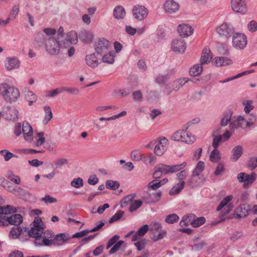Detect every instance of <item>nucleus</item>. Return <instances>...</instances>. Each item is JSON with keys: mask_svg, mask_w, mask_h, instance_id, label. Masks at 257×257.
Wrapping results in <instances>:
<instances>
[{"mask_svg": "<svg viewBox=\"0 0 257 257\" xmlns=\"http://www.w3.org/2000/svg\"><path fill=\"white\" fill-rule=\"evenodd\" d=\"M185 186V182L178 183L173 186L169 191L170 195H174L179 193L184 188Z\"/></svg>", "mask_w": 257, "mask_h": 257, "instance_id": "nucleus-35", "label": "nucleus"}, {"mask_svg": "<svg viewBox=\"0 0 257 257\" xmlns=\"http://www.w3.org/2000/svg\"><path fill=\"white\" fill-rule=\"evenodd\" d=\"M68 163L67 159L65 158H60L54 161V164L56 166V168H59L64 165H67Z\"/></svg>", "mask_w": 257, "mask_h": 257, "instance_id": "nucleus-49", "label": "nucleus"}, {"mask_svg": "<svg viewBox=\"0 0 257 257\" xmlns=\"http://www.w3.org/2000/svg\"><path fill=\"white\" fill-rule=\"evenodd\" d=\"M216 32L220 36L228 38L234 33V30L230 24L224 23L216 29Z\"/></svg>", "mask_w": 257, "mask_h": 257, "instance_id": "nucleus-7", "label": "nucleus"}, {"mask_svg": "<svg viewBox=\"0 0 257 257\" xmlns=\"http://www.w3.org/2000/svg\"><path fill=\"white\" fill-rule=\"evenodd\" d=\"M44 110L45 113V115L43 119V123L47 124L48 122L52 118L53 115L51 108L49 106H45Z\"/></svg>", "mask_w": 257, "mask_h": 257, "instance_id": "nucleus-38", "label": "nucleus"}, {"mask_svg": "<svg viewBox=\"0 0 257 257\" xmlns=\"http://www.w3.org/2000/svg\"><path fill=\"white\" fill-rule=\"evenodd\" d=\"M248 30L251 32L257 31V22L254 20L251 21L247 25Z\"/></svg>", "mask_w": 257, "mask_h": 257, "instance_id": "nucleus-64", "label": "nucleus"}, {"mask_svg": "<svg viewBox=\"0 0 257 257\" xmlns=\"http://www.w3.org/2000/svg\"><path fill=\"white\" fill-rule=\"evenodd\" d=\"M178 32L180 36L182 37H188L193 34V29L189 25L182 24L179 25Z\"/></svg>", "mask_w": 257, "mask_h": 257, "instance_id": "nucleus-17", "label": "nucleus"}, {"mask_svg": "<svg viewBox=\"0 0 257 257\" xmlns=\"http://www.w3.org/2000/svg\"><path fill=\"white\" fill-rule=\"evenodd\" d=\"M135 194H131L122 198L120 202L121 207L123 208L126 207L128 205H131V203L133 201V200L135 197Z\"/></svg>", "mask_w": 257, "mask_h": 257, "instance_id": "nucleus-37", "label": "nucleus"}, {"mask_svg": "<svg viewBox=\"0 0 257 257\" xmlns=\"http://www.w3.org/2000/svg\"><path fill=\"white\" fill-rule=\"evenodd\" d=\"M147 244V240L145 238L142 239L135 243V245L137 247L139 251L143 249Z\"/></svg>", "mask_w": 257, "mask_h": 257, "instance_id": "nucleus-61", "label": "nucleus"}, {"mask_svg": "<svg viewBox=\"0 0 257 257\" xmlns=\"http://www.w3.org/2000/svg\"><path fill=\"white\" fill-rule=\"evenodd\" d=\"M110 47V42L104 38H100L96 41L94 44V48L97 55H101L106 53Z\"/></svg>", "mask_w": 257, "mask_h": 257, "instance_id": "nucleus-5", "label": "nucleus"}, {"mask_svg": "<svg viewBox=\"0 0 257 257\" xmlns=\"http://www.w3.org/2000/svg\"><path fill=\"white\" fill-rule=\"evenodd\" d=\"M231 136L230 133L227 131L222 136H213V141L212 146L215 149H217L219 144L222 142L227 141Z\"/></svg>", "mask_w": 257, "mask_h": 257, "instance_id": "nucleus-12", "label": "nucleus"}, {"mask_svg": "<svg viewBox=\"0 0 257 257\" xmlns=\"http://www.w3.org/2000/svg\"><path fill=\"white\" fill-rule=\"evenodd\" d=\"M161 195H162L161 192L159 191L157 192L156 193H155L153 194V198H150L147 196H145L144 197V199L148 203L157 202L159 201L160 198L161 196Z\"/></svg>", "mask_w": 257, "mask_h": 257, "instance_id": "nucleus-41", "label": "nucleus"}, {"mask_svg": "<svg viewBox=\"0 0 257 257\" xmlns=\"http://www.w3.org/2000/svg\"><path fill=\"white\" fill-rule=\"evenodd\" d=\"M124 243V241L119 240L117 241L112 247L109 250V253L110 254H112L116 252L120 248V246Z\"/></svg>", "mask_w": 257, "mask_h": 257, "instance_id": "nucleus-60", "label": "nucleus"}, {"mask_svg": "<svg viewBox=\"0 0 257 257\" xmlns=\"http://www.w3.org/2000/svg\"><path fill=\"white\" fill-rule=\"evenodd\" d=\"M82 40L85 43H90L93 39V35L87 31H84L81 34Z\"/></svg>", "mask_w": 257, "mask_h": 257, "instance_id": "nucleus-53", "label": "nucleus"}, {"mask_svg": "<svg viewBox=\"0 0 257 257\" xmlns=\"http://www.w3.org/2000/svg\"><path fill=\"white\" fill-rule=\"evenodd\" d=\"M124 212L122 210L117 211L109 219V223H112L115 221H117L120 219L123 216Z\"/></svg>", "mask_w": 257, "mask_h": 257, "instance_id": "nucleus-54", "label": "nucleus"}, {"mask_svg": "<svg viewBox=\"0 0 257 257\" xmlns=\"http://www.w3.org/2000/svg\"><path fill=\"white\" fill-rule=\"evenodd\" d=\"M174 73L173 70L168 71L165 74H159L156 78V82L158 84L165 83Z\"/></svg>", "mask_w": 257, "mask_h": 257, "instance_id": "nucleus-28", "label": "nucleus"}, {"mask_svg": "<svg viewBox=\"0 0 257 257\" xmlns=\"http://www.w3.org/2000/svg\"><path fill=\"white\" fill-rule=\"evenodd\" d=\"M35 42L39 47L44 44L46 51L51 55L58 54L60 48L63 46L62 42L55 37H44L43 34H38Z\"/></svg>", "mask_w": 257, "mask_h": 257, "instance_id": "nucleus-1", "label": "nucleus"}, {"mask_svg": "<svg viewBox=\"0 0 257 257\" xmlns=\"http://www.w3.org/2000/svg\"><path fill=\"white\" fill-rule=\"evenodd\" d=\"M22 131L24 138L27 141H31L33 134L32 127L27 121L23 123Z\"/></svg>", "mask_w": 257, "mask_h": 257, "instance_id": "nucleus-20", "label": "nucleus"}, {"mask_svg": "<svg viewBox=\"0 0 257 257\" xmlns=\"http://www.w3.org/2000/svg\"><path fill=\"white\" fill-rule=\"evenodd\" d=\"M193 221L192 226L194 227H197L203 224L205 222L206 219L204 217H196L195 220Z\"/></svg>", "mask_w": 257, "mask_h": 257, "instance_id": "nucleus-57", "label": "nucleus"}, {"mask_svg": "<svg viewBox=\"0 0 257 257\" xmlns=\"http://www.w3.org/2000/svg\"><path fill=\"white\" fill-rule=\"evenodd\" d=\"M149 230V226L148 224H145L140 227L138 230L135 232L133 236L132 241H135L139 239V236H143L147 231Z\"/></svg>", "mask_w": 257, "mask_h": 257, "instance_id": "nucleus-29", "label": "nucleus"}, {"mask_svg": "<svg viewBox=\"0 0 257 257\" xmlns=\"http://www.w3.org/2000/svg\"><path fill=\"white\" fill-rule=\"evenodd\" d=\"M5 66L7 70H13L20 67V61L16 57L7 58Z\"/></svg>", "mask_w": 257, "mask_h": 257, "instance_id": "nucleus-22", "label": "nucleus"}, {"mask_svg": "<svg viewBox=\"0 0 257 257\" xmlns=\"http://www.w3.org/2000/svg\"><path fill=\"white\" fill-rule=\"evenodd\" d=\"M252 101L251 100H247L243 102L244 106V110L246 113H248L254 108L252 105Z\"/></svg>", "mask_w": 257, "mask_h": 257, "instance_id": "nucleus-59", "label": "nucleus"}, {"mask_svg": "<svg viewBox=\"0 0 257 257\" xmlns=\"http://www.w3.org/2000/svg\"><path fill=\"white\" fill-rule=\"evenodd\" d=\"M0 154L4 157V159L6 161H9L13 157H16V155L7 150H1L0 151Z\"/></svg>", "mask_w": 257, "mask_h": 257, "instance_id": "nucleus-55", "label": "nucleus"}, {"mask_svg": "<svg viewBox=\"0 0 257 257\" xmlns=\"http://www.w3.org/2000/svg\"><path fill=\"white\" fill-rule=\"evenodd\" d=\"M185 130L176 131L172 136V139L175 141L182 142L183 136H185Z\"/></svg>", "mask_w": 257, "mask_h": 257, "instance_id": "nucleus-45", "label": "nucleus"}, {"mask_svg": "<svg viewBox=\"0 0 257 257\" xmlns=\"http://www.w3.org/2000/svg\"><path fill=\"white\" fill-rule=\"evenodd\" d=\"M203 70L202 65L201 63L199 64H195L190 68L189 73L191 76H196L200 75Z\"/></svg>", "mask_w": 257, "mask_h": 257, "instance_id": "nucleus-36", "label": "nucleus"}, {"mask_svg": "<svg viewBox=\"0 0 257 257\" xmlns=\"http://www.w3.org/2000/svg\"><path fill=\"white\" fill-rule=\"evenodd\" d=\"M105 186L107 189L115 190L119 187V183L117 181L109 180L106 181Z\"/></svg>", "mask_w": 257, "mask_h": 257, "instance_id": "nucleus-43", "label": "nucleus"}, {"mask_svg": "<svg viewBox=\"0 0 257 257\" xmlns=\"http://www.w3.org/2000/svg\"><path fill=\"white\" fill-rule=\"evenodd\" d=\"M161 228H162L161 224L159 222H155L151 223L150 225L149 230L152 231L153 233H155L156 232H158L159 231H161Z\"/></svg>", "mask_w": 257, "mask_h": 257, "instance_id": "nucleus-52", "label": "nucleus"}, {"mask_svg": "<svg viewBox=\"0 0 257 257\" xmlns=\"http://www.w3.org/2000/svg\"><path fill=\"white\" fill-rule=\"evenodd\" d=\"M28 229L29 228L27 227L22 228L17 225L13 227L10 232V235L14 238H18L23 231L27 232Z\"/></svg>", "mask_w": 257, "mask_h": 257, "instance_id": "nucleus-30", "label": "nucleus"}, {"mask_svg": "<svg viewBox=\"0 0 257 257\" xmlns=\"http://www.w3.org/2000/svg\"><path fill=\"white\" fill-rule=\"evenodd\" d=\"M249 210V206L241 204L235 208L233 216L234 218H241L246 216Z\"/></svg>", "mask_w": 257, "mask_h": 257, "instance_id": "nucleus-14", "label": "nucleus"}, {"mask_svg": "<svg viewBox=\"0 0 257 257\" xmlns=\"http://www.w3.org/2000/svg\"><path fill=\"white\" fill-rule=\"evenodd\" d=\"M171 48L175 52L183 53L186 50V45L183 40L176 39L172 41Z\"/></svg>", "mask_w": 257, "mask_h": 257, "instance_id": "nucleus-15", "label": "nucleus"}, {"mask_svg": "<svg viewBox=\"0 0 257 257\" xmlns=\"http://www.w3.org/2000/svg\"><path fill=\"white\" fill-rule=\"evenodd\" d=\"M12 193L25 200L29 199L31 197V194L29 192L18 186H15L13 188Z\"/></svg>", "mask_w": 257, "mask_h": 257, "instance_id": "nucleus-16", "label": "nucleus"}, {"mask_svg": "<svg viewBox=\"0 0 257 257\" xmlns=\"http://www.w3.org/2000/svg\"><path fill=\"white\" fill-rule=\"evenodd\" d=\"M159 97L160 93L158 91H150L147 93V98L150 101H156L159 99Z\"/></svg>", "mask_w": 257, "mask_h": 257, "instance_id": "nucleus-48", "label": "nucleus"}, {"mask_svg": "<svg viewBox=\"0 0 257 257\" xmlns=\"http://www.w3.org/2000/svg\"><path fill=\"white\" fill-rule=\"evenodd\" d=\"M83 184V180L80 178L74 179L71 182V186L76 188H79L80 187H82Z\"/></svg>", "mask_w": 257, "mask_h": 257, "instance_id": "nucleus-62", "label": "nucleus"}, {"mask_svg": "<svg viewBox=\"0 0 257 257\" xmlns=\"http://www.w3.org/2000/svg\"><path fill=\"white\" fill-rule=\"evenodd\" d=\"M3 115L7 120H15L18 118L19 111L14 107L7 106L3 111Z\"/></svg>", "mask_w": 257, "mask_h": 257, "instance_id": "nucleus-10", "label": "nucleus"}, {"mask_svg": "<svg viewBox=\"0 0 257 257\" xmlns=\"http://www.w3.org/2000/svg\"><path fill=\"white\" fill-rule=\"evenodd\" d=\"M256 174L252 172L248 175L245 173H240L237 175V178L240 183H243V186L245 187L246 185L252 184L255 180Z\"/></svg>", "mask_w": 257, "mask_h": 257, "instance_id": "nucleus-9", "label": "nucleus"}, {"mask_svg": "<svg viewBox=\"0 0 257 257\" xmlns=\"http://www.w3.org/2000/svg\"><path fill=\"white\" fill-rule=\"evenodd\" d=\"M204 169V163L202 161H199L195 169L193 171L192 173L195 174H199L200 175L201 173L203 171Z\"/></svg>", "mask_w": 257, "mask_h": 257, "instance_id": "nucleus-58", "label": "nucleus"}, {"mask_svg": "<svg viewBox=\"0 0 257 257\" xmlns=\"http://www.w3.org/2000/svg\"><path fill=\"white\" fill-rule=\"evenodd\" d=\"M70 237L68 235L64 233H59L57 234L53 239L52 244L54 245H61L66 243Z\"/></svg>", "mask_w": 257, "mask_h": 257, "instance_id": "nucleus-23", "label": "nucleus"}, {"mask_svg": "<svg viewBox=\"0 0 257 257\" xmlns=\"http://www.w3.org/2000/svg\"><path fill=\"white\" fill-rule=\"evenodd\" d=\"M209 158L211 162L218 163L221 159L219 151L217 149H214L210 154Z\"/></svg>", "mask_w": 257, "mask_h": 257, "instance_id": "nucleus-39", "label": "nucleus"}, {"mask_svg": "<svg viewBox=\"0 0 257 257\" xmlns=\"http://www.w3.org/2000/svg\"><path fill=\"white\" fill-rule=\"evenodd\" d=\"M247 43V38L243 34L236 33L232 37V45L236 49H244Z\"/></svg>", "mask_w": 257, "mask_h": 257, "instance_id": "nucleus-4", "label": "nucleus"}, {"mask_svg": "<svg viewBox=\"0 0 257 257\" xmlns=\"http://www.w3.org/2000/svg\"><path fill=\"white\" fill-rule=\"evenodd\" d=\"M133 16L135 19L139 21H142L147 18L148 10L143 6L136 5L132 10Z\"/></svg>", "mask_w": 257, "mask_h": 257, "instance_id": "nucleus-8", "label": "nucleus"}, {"mask_svg": "<svg viewBox=\"0 0 257 257\" xmlns=\"http://www.w3.org/2000/svg\"><path fill=\"white\" fill-rule=\"evenodd\" d=\"M119 236L118 235H115L110 238L107 243L106 248L108 249L113 245L115 244L117 242L116 241L119 238Z\"/></svg>", "mask_w": 257, "mask_h": 257, "instance_id": "nucleus-63", "label": "nucleus"}, {"mask_svg": "<svg viewBox=\"0 0 257 257\" xmlns=\"http://www.w3.org/2000/svg\"><path fill=\"white\" fill-rule=\"evenodd\" d=\"M212 58V54L209 47H205L202 53L200 58V63L201 65L208 63Z\"/></svg>", "mask_w": 257, "mask_h": 257, "instance_id": "nucleus-21", "label": "nucleus"}, {"mask_svg": "<svg viewBox=\"0 0 257 257\" xmlns=\"http://www.w3.org/2000/svg\"><path fill=\"white\" fill-rule=\"evenodd\" d=\"M246 122L245 123V127H249L252 125L256 120V117L253 114H250L246 118Z\"/></svg>", "mask_w": 257, "mask_h": 257, "instance_id": "nucleus-50", "label": "nucleus"}, {"mask_svg": "<svg viewBox=\"0 0 257 257\" xmlns=\"http://www.w3.org/2000/svg\"><path fill=\"white\" fill-rule=\"evenodd\" d=\"M233 198L232 195H228L225 197L220 203V204L218 205V206L217 207V210L220 211L221 210L223 207H224L227 203L231 201Z\"/></svg>", "mask_w": 257, "mask_h": 257, "instance_id": "nucleus-47", "label": "nucleus"}, {"mask_svg": "<svg viewBox=\"0 0 257 257\" xmlns=\"http://www.w3.org/2000/svg\"><path fill=\"white\" fill-rule=\"evenodd\" d=\"M0 95L3 99L9 102L17 101L20 96L18 89L7 83L0 84Z\"/></svg>", "mask_w": 257, "mask_h": 257, "instance_id": "nucleus-2", "label": "nucleus"}, {"mask_svg": "<svg viewBox=\"0 0 257 257\" xmlns=\"http://www.w3.org/2000/svg\"><path fill=\"white\" fill-rule=\"evenodd\" d=\"M163 164H159L155 167V171L153 174V177L155 179L160 178L162 176V173H164V168L163 166Z\"/></svg>", "mask_w": 257, "mask_h": 257, "instance_id": "nucleus-42", "label": "nucleus"}, {"mask_svg": "<svg viewBox=\"0 0 257 257\" xmlns=\"http://www.w3.org/2000/svg\"><path fill=\"white\" fill-rule=\"evenodd\" d=\"M43 230V228H38L37 227L33 226L31 227V229L28 230V234L29 237L35 238V241H36L37 239H41Z\"/></svg>", "mask_w": 257, "mask_h": 257, "instance_id": "nucleus-26", "label": "nucleus"}, {"mask_svg": "<svg viewBox=\"0 0 257 257\" xmlns=\"http://www.w3.org/2000/svg\"><path fill=\"white\" fill-rule=\"evenodd\" d=\"M232 157L231 159L233 161H236L243 154V148L240 145L235 146L232 150Z\"/></svg>", "mask_w": 257, "mask_h": 257, "instance_id": "nucleus-31", "label": "nucleus"}, {"mask_svg": "<svg viewBox=\"0 0 257 257\" xmlns=\"http://www.w3.org/2000/svg\"><path fill=\"white\" fill-rule=\"evenodd\" d=\"M212 63L216 66H225L232 63L231 59L225 57H220L215 58Z\"/></svg>", "mask_w": 257, "mask_h": 257, "instance_id": "nucleus-24", "label": "nucleus"}, {"mask_svg": "<svg viewBox=\"0 0 257 257\" xmlns=\"http://www.w3.org/2000/svg\"><path fill=\"white\" fill-rule=\"evenodd\" d=\"M125 15V11L122 6H118L113 10V16L117 19H122Z\"/></svg>", "mask_w": 257, "mask_h": 257, "instance_id": "nucleus-33", "label": "nucleus"}, {"mask_svg": "<svg viewBox=\"0 0 257 257\" xmlns=\"http://www.w3.org/2000/svg\"><path fill=\"white\" fill-rule=\"evenodd\" d=\"M231 7L234 12L240 14H244L247 11L245 0H231Z\"/></svg>", "mask_w": 257, "mask_h": 257, "instance_id": "nucleus-6", "label": "nucleus"}, {"mask_svg": "<svg viewBox=\"0 0 257 257\" xmlns=\"http://www.w3.org/2000/svg\"><path fill=\"white\" fill-rule=\"evenodd\" d=\"M166 11L170 14H173L178 11L179 4L174 0H167L164 4Z\"/></svg>", "mask_w": 257, "mask_h": 257, "instance_id": "nucleus-19", "label": "nucleus"}, {"mask_svg": "<svg viewBox=\"0 0 257 257\" xmlns=\"http://www.w3.org/2000/svg\"><path fill=\"white\" fill-rule=\"evenodd\" d=\"M6 221L10 224L17 226L22 222L23 217L21 214H15L10 217H7Z\"/></svg>", "mask_w": 257, "mask_h": 257, "instance_id": "nucleus-27", "label": "nucleus"}, {"mask_svg": "<svg viewBox=\"0 0 257 257\" xmlns=\"http://www.w3.org/2000/svg\"><path fill=\"white\" fill-rule=\"evenodd\" d=\"M77 42V35L75 31L68 32L62 42V44L64 48L69 47L72 44H76Z\"/></svg>", "mask_w": 257, "mask_h": 257, "instance_id": "nucleus-11", "label": "nucleus"}, {"mask_svg": "<svg viewBox=\"0 0 257 257\" xmlns=\"http://www.w3.org/2000/svg\"><path fill=\"white\" fill-rule=\"evenodd\" d=\"M189 81L190 79L186 77L176 80L173 82V90L177 91L181 86Z\"/></svg>", "mask_w": 257, "mask_h": 257, "instance_id": "nucleus-34", "label": "nucleus"}, {"mask_svg": "<svg viewBox=\"0 0 257 257\" xmlns=\"http://www.w3.org/2000/svg\"><path fill=\"white\" fill-rule=\"evenodd\" d=\"M26 98L29 101V105L31 106L36 100V96L32 91H28L25 92Z\"/></svg>", "mask_w": 257, "mask_h": 257, "instance_id": "nucleus-46", "label": "nucleus"}, {"mask_svg": "<svg viewBox=\"0 0 257 257\" xmlns=\"http://www.w3.org/2000/svg\"><path fill=\"white\" fill-rule=\"evenodd\" d=\"M179 217L176 214H171L167 216L165 221L169 224H173L179 220Z\"/></svg>", "mask_w": 257, "mask_h": 257, "instance_id": "nucleus-51", "label": "nucleus"}, {"mask_svg": "<svg viewBox=\"0 0 257 257\" xmlns=\"http://www.w3.org/2000/svg\"><path fill=\"white\" fill-rule=\"evenodd\" d=\"M203 181V179L199 174L192 173V176L188 180L187 183L191 187L197 186Z\"/></svg>", "mask_w": 257, "mask_h": 257, "instance_id": "nucleus-25", "label": "nucleus"}, {"mask_svg": "<svg viewBox=\"0 0 257 257\" xmlns=\"http://www.w3.org/2000/svg\"><path fill=\"white\" fill-rule=\"evenodd\" d=\"M85 60L87 65L92 68H96L101 63V59L97 57L95 53L87 55Z\"/></svg>", "mask_w": 257, "mask_h": 257, "instance_id": "nucleus-13", "label": "nucleus"}, {"mask_svg": "<svg viewBox=\"0 0 257 257\" xmlns=\"http://www.w3.org/2000/svg\"><path fill=\"white\" fill-rule=\"evenodd\" d=\"M186 165L187 163L184 162L183 163L179 165L170 166L163 164V165H161V166H163L164 168V173L167 174L170 173H173L177 172L185 168Z\"/></svg>", "mask_w": 257, "mask_h": 257, "instance_id": "nucleus-18", "label": "nucleus"}, {"mask_svg": "<svg viewBox=\"0 0 257 257\" xmlns=\"http://www.w3.org/2000/svg\"><path fill=\"white\" fill-rule=\"evenodd\" d=\"M185 136H183L182 142L186 143L188 144H193L196 141L195 137L192 134L185 131Z\"/></svg>", "mask_w": 257, "mask_h": 257, "instance_id": "nucleus-40", "label": "nucleus"}, {"mask_svg": "<svg viewBox=\"0 0 257 257\" xmlns=\"http://www.w3.org/2000/svg\"><path fill=\"white\" fill-rule=\"evenodd\" d=\"M115 53L114 51H109L108 53L104 54L101 59V62L112 64L114 62Z\"/></svg>", "mask_w": 257, "mask_h": 257, "instance_id": "nucleus-32", "label": "nucleus"}, {"mask_svg": "<svg viewBox=\"0 0 257 257\" xmlns=\"http://www.w3.org/2000/svg\"><path fill=\"white\" fill-rule=\"evenodd\" d=\"M142 205V201L139 200H133V201L131 203L130 207L128 209L129 211L131 212H133L138 208H139Z\"/></svg>", "mask_w": 257, "mask_h": 257, "instance_id": "nucleus-44", "label": "nucleus"}, {"mask_svg": "<svg viewBox=\"0 0 257 257\" xmlns=\"http://www.w3.org/2000/svg\"><path fill=\"white\" fill-rule=\"evenodd\" d=\"M247 165L251 170L255 169L257 167V157H252L249 158Z\"/></svg>", "mask_w": 257, "mask_h": 257, "instance_id": "nucleus-56", "label": "nucleus"}, {"mask_svg": "<svg viewBox=\"0 0 257 257\" xmlns=\"http://www.w3.org/2000/svg\"><path fill=\"white\" fill-rule=\"evenodd\" d=\"M41 236V239H37L34 241L36 246H50L52 244L53 240L51 238L54 236L53 231L49 230L44 231L43 229Z\"/></svg>", "mask_w": 257, "mask_h": 257, "instance_id": "nucleus-3", "label": "nucleus"}]
</instances>
